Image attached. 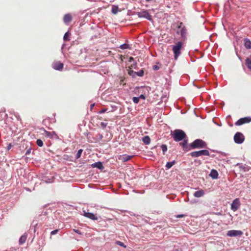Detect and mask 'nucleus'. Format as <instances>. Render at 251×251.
I'll return each mask as SVG.
<instances>
[{"mask_svg":"<svg viewBox=\"0 0 251 251\" xmlns=\"http://www.w3.org/2000/svg\"><path fill=\"white\" fill-rule=\"evenodd\" d=\"M190 155L192 157H199L201 155L208 156L209 152L208 150H201L199 151H195L190 153Z\"/></svg>","mask_w":251,"mask_h":251,"instance_id":"39448f33","label":"nucleus"},{"mask_svg":"<svg viewBox=\"0 0 251 251\" xmlns=\"http://www.w3.org/2000/svg\"><path fill=\"white\" fill-rule=\"evenodd\" d=\"M83 215L85 217H86L89 219H90L91 220H98V218L92 213L87 212L84 211Z\"/></svg>","mask_w":251,"mask_h":251,"instance_id":"f8f14e48","label":"nucleus"},{"mask_svg":"<svg viewBox=\"0 0 251 251\" xmlns=\"http://www.w3.org/2000/svg\"><path fill=\"white\" fill-rule=\"evenodd\" d=\"M27 238V236L25 234L23 235L19 239V244L22 245L25 243Z\"/></svg>","mask_w":251,"mask_h":251,"instance_id":"6ab92c4d","label":"nucleus"},{"mask_svg":"<svg viewBox=\"0 0 251 251\" xmlns=\"http://www.w3.org/2000/svg\"><path fill=\"white\" fill-rule=\"evenodd\" d=\"M143 73H144L143 71H142L140 73V74L138 75L142 76L143 75Z\"/></svg>","mask_w":251,"mask_h":251,"instance_id":"a19ab883","label":"nucleus"},{"mask_svg":"<svg viewBox=\"0 0 251 251\" xmlns=\"http://www.w3.org/2000/svg\"><path fill=\"white\" fill-rule=\"evenodd\" d=\"M209 176L213 179H217L218 176V173L216 170L212 169L211 171Z\"/></svg>","mask_w":251,"mask_h":251,"instance_id":"2eb2a0df","label":"nucleus"},{"mask_svg":"<svg viewBox=\"0 0 251 251\" xmlns=\"http://www.w3.org/2000/svg\"><path fill=\"white\" fill-rule=\"evenodd\" d=\"M12 147V145H11V144H10H10L8 145V146H7V150H9L11 148V147Z\"/></svg>","mask_w":251,"mask_h":251,"instance_id":"4c0bfd02","label":"nucleus"},{"mask_svg":"<svg viewBox=\"0 0 251 251\" xmlns=\"http://www.w3.org/2000/svg\"><path fill=\"white\" fill-rule=\"evenodd\" d=\"M227 235L230 237H235L237 236H241L243 232L241 230H230L227 231Z\"/></svg>","mask_w":251,"mask_h":251,"instance_id":"1a4fd4ad","label":"nucleus"},{"mask_svg":"<svg viewBox=\"0 0 251 251\" xmlns=\"http://www.w3.org/2000/svg\"><path fill=\"white\" fill-rule=\"evenodd\" d=\"M251 122V117H246L244 118H240L235 124L237 126L242 125L244 124L249 123Z\"/></svg>","mask_w":251,"mask_h":251,"instance_id":"6e6552de","label":"nucleus"},{"mask_svg":"<svg viewBox=\"0 0 251 251\" xmlns=\"http://www.w3.org/2000/svg\"><path fill=\"white\" fill-rule=\"evenodd\" d=\"M136 15L139 18H145L150 21L152 20L151 16L147 10H143L141 12H136Z\"/></svg>","mask_w":251,"mask_h":251,"instance_id":"423d86ee","label":"nucleus"},{"mask_svg":"<svg viewBox=\"0 0 251 251\" xmlns=\"http://www.w3.org/2000/svg\"><path fill=\"white\" fill-rule=\"evenodd\" d=\"M173 137L175 141L179 142L184 139L186 137V135L183 130L176 129L174 131Z\"/></svg>","mask_w":251,"mask_h":251,"instance_id":"f03ea898","label":"nucleus"},{"mask_svg":"<svg viewBox=\"0 0 251 251\" xmlns=\"http://www.w3.org/2000/svg\"><path fill=\"white\" fill-rule=\"evenodd\" d=\"M245 47L248 49H250L251 48V42L250 40L248 39L245 40Z\"/></svg>","mask_w":251,"mask_h":251,"instance_id":"aec40b11","label":"nucleus"},{"mask_svg":"<svg viewBox=\"0 0 251 251\" xmlns=\"http://www.w3.org/2000/svg\"><path fill=\"white\" fill-rule=\"evenodd\" d=\"M72 20V16L71 14H66L63 17V22L68 24L70 23Z\"/></svg>","mask_w":251,"mask_h":251,"instance_id":"ddd939ff","label":"nucleus"},{"mask_svg":"<svg viewBox=\"0 0 251 251\" xmlns=\"http://www.w3.org/2000/svg\"><path fill=\"white\" fill-rule=\"evenodd\" d=\"M183 48L182 41H178L172 46V50L174 54V59L177 60L181 53V50Z\"/></svg>","mask_w":251,"mask_h":251,"instance_id":"f257e3e1","label":"nucleus"},{"mask_svg":"<svg viewBox=\"0 0 251 251\" xmlns=\"http://www.w3.org/2000/svg\"><path fill=\"white\" fill-rule=\"evenodd\" d=\"M106 110V109H102L99 112V113L101 114L104 113Z\"/></svg>","mask_w":251,"mask_h":251,"instance_id":"f704fd0d","label":"nucleus"},{"mask_svg":"<svg viewBox=\"0 0 251 251\" xmlns=\"http://www.w3.org/2000/svg\"><path fill=\"white\" fill-rule=\"evenodd\" d=\"M130 158V156H128V157H127V158L126 159H125L126 161H127L128 160H129Z\"/></svg>","mask_w":251,"mask_h":251,"instance_id":"79ce46f5","label":"nucleus"},{"mask_svg":"<svg viewBox=\"0 0 251 251\" xmlns=\"http://www.w3.org/2000/svg\"><path fill=\"white\" fill-rule=\"evenodd\" d=\"M153 69L154 70H158L159 69V67L157 65H154L153 67Z\"/></svg>","mask_w":251,"mask_h":251,"instance_id":"473e14b6","label":"nucleus"},{"mask_svg":"<svg viewBox=\"0 0 251 251\" xmlns=\"http://www.w3.org/2000/svg\"><path fill=\"white\" fill-rule=\"evenodd\" d=\"M91 166L93 168H97L100 170L103 169V165L101 162H98L93 163L91 165Z\"/></svg>","mask_w":251,"mask_h":251,"instance_id":"f3484780","label":"nucleus"},{"mask_svg":"<svg viewBox=\"0 0 251 251\" xmlns=\"http://www.w3.org/2000/svg\"><path fill=\"white\" fill-rule=\"evenodd\" d=\"M174 251H178L177 250H176Z\"/></svg>","mask_w":251,"mask_h":251,"instance_id":"c03bdc74","label":"nucleus"},{"mask_svg":"<svg viewBox=\"0 0 251 251\" xmlns=\"http://www.w3.org/2000/svg\"><path fill=\"white\" fill-rule=\"evenodd\" d=\"M161 149L163 151V153L164 154L165 152L167 151V146L166 145H162L161 146Z\"/></svg>","mask_w":251,"mask_h":251,"instance_id":"cd10ccee","label":"nucleus"},{"mask_svg":"<svg viewBox=\"0 0 251 251\" xmlns=\"http://www.w3.org/2000/svg\"><path fill=\"white\" fill-rule=\"evenodd\" d=\"M44 135L46 137H48L50 139L53 138L54 136H57V134L55 132H50L46 130H44Z\"/></svg>","mask_w":251,"mask_h":251,"instance_id":"4468645a","label":"nucleus"},{"mask_svg":"<svg viewBox=\"0 0 251 251\" xmlns=\"http://www.w3.org/2000/svg\"><path fill=\"white\" fill-rule=\"evenodd\" d=\"M82 151H83V150L82 149H80L78 151L75 155L76 158L78 159L81 156Z\"/></svg>","mask_w":251,"mask_h":251,"instance_id":"393cba45","label":"nucleus"},{"mask_svg":"<svg viewBox=\"0 0 251 251\" xmlns=\"http://www.w3.org/2000/svg\"><path fill=\"white\" fill-rule=\"evenodd\" d=\"M177 27L178 29H180V30H177L176 33L178 34H180L182 39L184 40L186 38L187 34V29L186 27L183 25V24L182 22H180Z\"/></svg>","mask_w":251,"mask_h":251,"instance_id":"7ed1b4c3","label":"nucleus"},{"mask_svg":"<svg viewBox=\"0 0 251 251\" xmlns=\"http://www.w3.org/2000/svg\"><path fill=\"white\" fill-rule=\"evenodd\" d=\"M30 153V151H29V150H27V151H26V154H28V153Z\"/></svg>","mask_w":251,"mask_h":251,"instance_id":"37998d69","label":"nucleus"},{"mask_svg":"<svg viewBox=\"0 0 251 251\" xmlns=\"http://www.w3.org/2000/svg\"><path fill=\"white\" fill-rule=\"evenodd\" d=\"M133 101L135 103H137L139 100V98L138 97H133L132 99Z\"/></svg>","mask_w":251,"mask_h":251,"instance_id":"c85d7f7f","label":"nucleus"},{"mask_svg":"<svg viewBox=\"0 0 251 251\" xmlns=\"http://www.w3.org/2000/svg\"><path fill=\"white\" fill-rule=\"evenodd\" d=\"M204 194V191L201 189L199 191H196L194 194V196L196 198H200L202 197Z\"/></svg>","mask_w":251,"mask_h":251,"instance_id":"dca6fc26","label":"nucleus"},{"mask_svg":"<svg viewBox=\"0 0 251 251\" xmlns=\"http://www.w3.org/2000/svg\"><path fill=\"white\" fill-rule=\"evenodd\" d=\"M118 6L117 5H113L112 8L111 12L114 14H116L118 11Z\"/></svg>","mask_w":251,"mask_h":251,"instance_id":"5701e85b","label":"nucleus"},{"mask_svg":"<svg viewBox=\"0 0 251 251\" xmlns=\"http://www.w3.org/2000/svg\"><path fill=\"white\" fill-rule=\"evenodd\" d=\"M52 67L56 70L61 71L63 68L64 64L60 61H56L53 62Z\"/></svg>","mask_w":251,"mask_h":251,"instance_id":"9d476101","label":"nucleus"},{"mask_svg":"<svg viewBox=\"0 0 251 251\" xmlns=\"http://www.w3.org/2000/svg\"><path fill=\"white\" fill-rule=\"evenodd\" d=\"M234 142L237 144H241L244 141V136L240 132H237L234 136Z\"/></svg>","mask_w":251,"mask_h":251,"instance_id":"0eeeda50","label":"nucleus"},{"mask_svg":"<svg viewBox=\"0 0 251 251\" xmlns=\"http://www.w3.org/2000/svg\"><path fill=\"white\" fill-rule=\"evenodd\" d=\"M240 201L238 198L235 199L232 202L231 208L233 211H236L240 206Z\"/></svg>","mask_w":251,"mask_h":251,"instance_id":"9b49d317","label":"nucleus"},{"mask_svg":"<svg viewBox=\"0 0 251 251\" xmlns=\"http://www.w3.org/2000/svg\"><path fill=\"white\" fill-rule=\"evenodd\" d=\"M134 60V58L132 57H130L129 58V62H131Z\"/></svg>","mask_w":251,"mask_h":251,"instance_id":"ea45409f","label":"nucleus"},{"mask_svg":"<svg viewBox=\"0 0 251 251\" xmlns=\"http://www.w3.org/2000/svg\"><path fill=\"white\" fill-rule=\"evenodd\" d=\"M138 98L140 99H142L143 100L145 99V96L144 95H141Z\"/></svg>","mask_w":251,"mask_h":251,"instance_id":"e433bc0d","label":"nucleus"},{"mask_svg":"<svg viewBox=\"0 0 251 251\" xmlns=\"http://www.w3.org/2000/svg\"><path fill=\"white\" fill-rule=\"evenodd\" d=\"M117 244L121 246H123V247H126V246L124 245V243L121 242H120V241H118Z\"/></svg>","mask_w":251,"mask_h":251,"instance_id":"72a5a7b5","label":"nucleus"},{"mask_svg":"<svg viewBox=\"0 0 251 251\" xmlns=\"http://www.w3.org/2000/svg\"><path fill=\"white\" fill-rule=\"evenodd\" d=\"M179 144L184 149L185 148H186V147H187V140H184L183 142L180 143Z\"/></svg>","mask_w":251,"mask_h":251,"instance_id":"a878e982","label":"nucleus"},{"mask_svg":"<svg viewBox=\"0 0 251 251\" xmlns=\"http://www.w3.org/2000/svg\"><path fill=\"white\" fill-rule=\"evenodd\" d=\"M107 124L103 122L100 123V126L103 127H105L107 126Z\"/></svg>","mask_w":251,"mask_h":251,"instance_id":"2f4dec72","label":"nucleus"},{"mask_svg":"<svg viewBox=\"0 0 251 251\" xmlns=\"http://www.w3.org/2000/svg\"><path fill=\"white\" fill-rule=\"evenodd\" d=\"M59 231V229H55V230H54L53 231H52L51 232H50V234L51 235H55L57 233H58V232Z\"/></svg>","mask_w":251,"mask_h":251,"instance_id":"c756f323","label":"nucleus"},{"mask_svg":"<svg viewBox=\"0 0 251 251\" xmlns=\"http://www.w3.org/2000/svg\"><path fill=\"white\" fill-rule=\"evenodd\" d=\"M142 141L146 145H149L151 142V139L149 136H145L142 138Z\"/></svg>","mask_w":251,"mask_h":251,"instance_id":"a211bd4d","label":"nucleus"},{"mask_svg":"<svg viewBox=\"0 0 251 251\" xmlns=\"http://www.w3.org/2000/svg\"><path fill=\"white\" fill-rule=\"evenodd\" d=\"M121 49L122 50H125L127 49H130L129 45L127 44H124L121 45L120 47Z\"/></svg>","mask_w":251,"mask_h":251,"instance_id":"b1692460","label":"nucleus"},{"mask_svg":"<svg viewBox=\"0 0 251 251\" xmlns=\"http://www.w3.org/2000/svg\"><path fill=\"white\" fill-rule=\"evenodd\" d=\"M74 231L75 232H76V233H78L79 234H81V233L80 231L78 229H74Z\"/></svg>","mask_w":251,"mask_h":251,"instance_id":"c9c22d12","label":"nucleus"},{"mask_svg":"<svg viewBox=\"0 0 251 251\" xmlns=\"http://www.w3.org/2000/svg\"><path fill=\"white\" fill-rule=\"evenodd\" d=\"M206 145L205 143L201 139H197L190 144V147L193 149L202 148Z\"/></svg>","mask_w":251,"mask_h":251,"instance_id":"20e7f679","label":"nucleus"},{"mask_svg":"<svg viewBox=\"0 0 251 251\" xmlns=\"http://www.w3.org/2000/svg\"><path fill=\"white\" fill-rule=\"evenodd\" d=\"M246 65L248 67V68L250 69H251V59L249 58H247L246 59Z\"/></svg>","mask_w":251,"mask_h":251,"instance_id":"412c9836","label":"nucleus"},{"mask_svg":"<svg viewBox=\"0 0 251 251\" xmlns=\"http://www.w3.org/2000/svg\"><path fill=\"white\" fill-rule=\"evenodd\" d=\"M184 216V215L183 214H180V215H177L176 216V218H182V217H183Z\"/></svg>","mask_w":251,"mask_h":251,"instance_id":"58836bf2","label":"nucleus"},{"mask_svg":"<svg viewBox=\"0 0 251 251\" xmlns=\"http://www.w3.org/2000/svg\"><path fill=\"white\" fill-rule=\"evenodd\" d=\"M68 32H66L63 37V39L65 41L68 40Z\"/></svg>","mask_w":251,"mask_h":251,"instance_id":"7c9ffc66","label":"nucleus"},{"mask_svg":"<svg viewBox=\"0 0 251 251\" xmlns=\"http://www.w3.org/2000/svg\"><path fill=\"white\" fill-rule=\"evenodd\" d=\"M176 163L175 161H173L172 162H168L167 163L166 165V167L169 169H170Z\"/></svg>","mask_w":251,"mask_h":251,"instance_id":"4be33fe9","label":"nucleus"},{"mask_svg":"<svg viewBox=\"0 0 251 251\" xmlns=\"http://www.w3.org/2000/svg\"><path fill=\"white\" fill-rule=\"evenodd\" d=\"M37 145L39 147H42L43 146V142L41 139H37L36 141Z\"/></svg>","mask_w":251,"mask_h":251,"instance_id":"bb28decb","label":"nucleus"}]
</instances>
